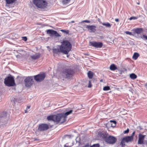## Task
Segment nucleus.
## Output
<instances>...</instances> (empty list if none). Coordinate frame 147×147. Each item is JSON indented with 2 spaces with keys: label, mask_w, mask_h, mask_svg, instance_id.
Returning a JSON list of instances; mask_svg holds the SVG:
<instances>
[{
  "label": "nucleus",
  "mask_w": 147,
  "mask_h": 147,
  "mask_svg": "<svg viewBox=\"0 0 147 147\" xmlns=\"http://www.w3.org/2000/svg\"><path fill=\"white\" fill-rule=\"evenodd\" d=\"M102 80H100V82H102Z\"/></svg>",
  "instance_id": "nucleus-49"
},
{
  "label": "nucleus",
  "mask_w": 147,
  "mask_h": 147,
  "mask_svg": "<svg viewBox=\"0 0 147 147\" xmlns=\"http://www.w3.org/2000/svg\"><path fill=\"white\" fill-rule=\"evenodd\" d=\"M17 0H5L6 3L7 4H11L15 2Z\"/></svg>",
  "instance_id": "nucleus-22"
},
{
  "label": "nucleus",
  "mask_w": 147,
  "mask_h": 147,
  "mask_svg": "<svg viewBox=\"0 0 147 147\" xmlns=\"http://www.w3.org/2000/svg\"><path fill=\"white\" fill-rule=\"evenodd\" d=\"M84 22H86V23H90V21H89L88 20H85L82 21V23Z\"/></svg>",
  "instance_id": "nucleus-37"
},
{
  "label": "nucleus",
  "mask_w": 147,
  "mask_h": 147,
  "mask_svg": "<svg viewBox=\"0 0 147 147\" xmlns=\"http://www.w3.org/2000/svg\"><path fill=\"white\" fill-rule=\"evenodd\" d=\"M138 18V17L132 16L130 17L129 19L130 20H136Z\"/></svg>",
  "instance_id": "nucleus-30"
},
{
  "label": "nucleus",
  "mask_w": 147,
  "mask_h": 147,
  "mask_svg": "<svg viewBox=\"0 0 147 147\" xmlns=\"http://www.w3.org/2000/svg\"><path fill=\"white\" fill-rule=\"evenodd\" d=\"M137 129H139L140 130H141V127H140V126H139V127H137Z\"/></svg>",
  "instance_id": "nucleus-45"
},
{
  "label": "nucleus",
  "mask_w": 147,
  "mask_h": 147,
  "mask_svg": "<svg viewBox=\"0 0 147 147\" xmlns=\"http://www.w3.org/2000/svg\"><path fill=\"white\" fill-rule=\"evenodd\" d=\"M61 31L63 32L64 34H69V31L68 30H61Z\"/></svg>",
  "instance_id": "nucleus-29"
},
{
  "label": "nucleus",
  "mask_w": 147,
  "mask_h": 147,
  "mask_svg": "<svg viewBox=\"0 0 147 147\" xmlns=\"http://www.w3.org/2000/svg\"><path fill=\"white\" fill-rule=\"evenodd\" d=\"M138 4H139V3H138Z\"/></svg>",
  "instance_id": "nucleus-50"
},
{
  "label": "nucleus",
  "mask_w": 147,
  "mask_h": 147,
  "mask_svg": "<svg viewBox=\"0 0 147 147\" xmlns=\"http://www.w3.org/2000/svg\"><path fill=\"white\" fill-rule=\"evenodd\" d=\"M45 77V74L44 73L40 74L34 76V78L37 82H40L44 80Z\"/></svg>",
  "instance_id": "nucleus-9"
},
{
  "label": "nucleus",
  "mask_w": 147,
  "mask_h": 147,
  "mask_svg": "<svg viewBox=\"0 0 147 147\" xmlns=\"http://www.w3.org/2000/svg\"><path fill=\"white\" fill-rule=\"evenodd\" d=\"M71 146H69L68 145V144H66L64 145V147H70Z\"/></svg>",
  "instance_id": "nucleus-39"
},
{
  "label": "nucleus",
  "mask_w": 147,
  "mask_h": 147,
  "mask_svg": "<svg viewBox=\"0 0 147 147\" xmlns=\"http://www.w3.org/2000/svg\"><path fill=\"white\" fill-rule=\"evenodd\" d=\"M116 138L112 136H109L106 138V141L108 143L113 144L116 142Z\"/></svg>",
  "instance_id": "nucleus-13"
},
{
  "label": "nucleus",
  "mask_w": 147,
  "mask_h": 147,
  "mask_svg": "<svg viewBox=\"0 0 147 147\" xmlns=\"http://www.w3.org/2000/svg\"><path fill=\"white\" fill-rule=\"evenodd\" d=\"M102 24L105 26L107 28H110L112 24L108 22H103L102 23Z\"/></svg>",
  "instance_id": "nucleus-20"
},
{
  "label": "nucleus",
  "mask_w": 147,
  "mask_h": 147,
  "mask_svg": "<svg viewBox=\"0 0 147 147\" xmlns=\"http://www.w3.org/2000/svg\"><path fill=\"white\" fill-rule=\"evenodd\" d=\"M110 88L109 87L107 86L104 87L103 88V90L105 91H107L110 90Z\"/></svg>",
  "instance_id": "nucleus-31"
},
{
  "label": "nucleus",
  "mask_w": 147,
  "mask_h": 147,
  "mask_svg": "<svg viewBox=\"0 0 147 147\" xmlns=\"http://www.w3.org/2000/svg\"><path fill=\"white\" fill-rule=\"evenodd\" d=\"M130 78L132 79H134L136 78L137 76L134 74H132L130 75Z\"/></svg>",
  "instance_id": "nucleus-27"
},
{
  "label": "nucleus",
  "mask_w": 147,
  "mask_h": 147,
  "mask_svg": "<svg viewBox=\"0 0 147 147\" xmlns=\"http://www.w3.org/2000/svg\"><path fill=\"white\" fill-rule=\"evenodd\" d=\"M99 27L100 28V27H101V28H102V26H99Z\"/></svg>",
  "instance_id": "nucleus-47"
},
{
  "label": "nucleus",
  "mask_w": 147,
  "mask_h": 147,
  "mask_svg": "<svg viewBox=\"0 0 147 147\" xmlns=\"http://www.w3.org/2000/svg\"><path fill=\"white\" fill-rule=\"evenodd\" d=\"M110 69L111 70L113 71L117 69V68L115 65H111Z\"/></svg>",
  "instance_id": "nucleus-25"
},
{
  "label": "nucleus",
  "mask_w": 147,
  "mask_h": 147,
  "mask_svg": "<svg viewBox=\"0 0 147 147\" xmlns=\"http://www.w3.org/2000/svg\"><path fill=\"white\" fill-rule=\"evenodd\" d=\"M91 80H90L89 82V83H88V88H91L92 87V85H91Z\"/></svg>",
  "instance_id": "nucleus-36"
},
{
  "label": "nucleus",
  "mask_w": 147,
  "mask_h": 147,
  "mask_svg": "<svg viewBox=\"0 0 147 147\" xmlns=\"http://www.w3.org/2000/svg\"><path fill=\"white\" fill-rule=\"evenodd\" d=\"M110 122L111 123H113L114 124V125H113V124H111V125L113 127H114L115 126V125L116 124V122L115 121H110Z\"/></svg>",
  "instance_id": "nucleus-32"
},
{
  "label": "nucleus",
  "mask_w": 147,
  "mask_h": 147,
  "mask_svg": "<svg viewBox=\"0 0 147 147\" xmlns=\"http://www.w3.org/2000/svg\"><path fill=\"white\" fill-rule=\"evenodd\" d=\"M73 73V71L71 69L65 68L63 69L61 75L64 78L69 79L72 77Z\"/></svg>",
  "instance_id": "nucleus-2"
},
{
  "label": "nucleus",
  "mask_w": 147,
  "mask_h": 147,
  "mask_svg": "<svg viewBox=\"0 0 147 147\" xmlns=\"http://www.w3.org/2000/svg\"><path fill=\"white\" fill-rule=\"evenodd\" d=\"M7 113L6 112L3 113L0 115V128L2 129L7 122Z\"/></svg>",
  "instance_id": "nucleus-4"
},
{
  "label": "nucleus",
  "mask_w": 147,
  "mask_h": 147,
  "mask_svg": "<svg viewBox=\"0 0 147 147\" xmlns=\"http://www.w3.org/2000/svg\"><path fill=\"white\" fill-rule=\"evenodd\" d=\"M86 28L88 30H90V32L94 33L96 30V26L94 25H88Z\"/></svg>",
  "instance_id": "nucleus-16"
},
{
  "label": "nucleus",
  "mask_w": 147,
  "mask_h": 147,
  "mask_svg": "<svg viewBox=\"0 0 147 147\" xmlns=\"http://www.w3.org/2000/svg\"><path fill=\"white\" fill-rule=\"evenodd\" d=\"M49 128L48 125L46 124H42L39 125L38 129L40 131H44L48 129Z\"/></svg>",
  "instance_id": "nucleus-15"
},
{
  "label": "nucleus",
  "mask_w": 147,
  "mask_h": 147,
  "mask_svg": "<svg viewBox=\"0 0 147 147\" xmlns=\"http://www.w3.org/2000/svg\"><path fill=\"white\" fill-rule=\"evenodd\" d=\"M115 20L116 22H118L119 21V19L118 18L115 19Z\"/></svg>",
  "instance_id": "nucleus-42"
},
{
  "label": "nucleus",
  "mask_w": 147,
  "mask_h": 147,
  "mask_svg": "<svg viewBox=\"0 0 147 147\" xmlns=\"http://www.w3.org/2000/svg\"><path fill=\"white\" fill-rule=\"evenodd\" d=\"M22 39L24 41H27V38L26 37V36H23L22 37Z\"/></svg>",
  "instance_id": "nucleus-35"
},
{
  "label": "nucleus",
  "mask_w": 147,
  "mask_h": 147,
  "mask_svg": "<svg viewBox=\"0 0 147 147\" xmlns=\"http://www.w3.org/2000/svg\"><path fill=\"white\" fill-rule=\"evenodd\" d=\"M71 22L72 23H74V21H72Z\"/></svg>",
  "instance_id": "nucleus-48"
},
{
  "label": "nucleus",
  "mask_w": 147,
  "mask_h": 147,
  "mask_svg": "<svg viewBox=\"0 0 147 147\" xmlns=\"http://www.w3.org/2000/svg\"><path fill=\"white\" fill-rule=\"evenodd\" d=\"M145 86L147 88V83L145 84Z\"/></svg>",
  "instance_id": "nucleus-46"
},
{
  "label": "nucleus",
  "mask_w": 147,
  "mask_h": 147,
  "mask_svg": "<svg viewBox=\"0 0 147 147\" xmlns=\"http://www.w3.org/2000/svg\"><path fill=\"white\" fill-rule=\"evenodd\" d=\"M112 124H113V125H114V124H113V123H112Z\"/></svg>",
  "instance_id": "nucleus-51"
},
{
  "label": "nucleus",
  "mask_w": 147,
  "mask_h": 147,
  "mask_svg": "<svg viewBox=\"0 0 147 147\" xmlns=\"http://www.w3.org/2000/svg\"><path fill=\"white\" fill-rule=\"evenodd\" d=\"M47 119L48 120H52L54 122H55V115H51L48 116Z\"/></svg>",
  "instance_id": "nucleus-19"
},
{
  "label": "nucleus",
  "mask_w": 147,
  "mask_h": 147,
  "mask_svg": "<svg viewBox=\"0 0 147 147\" xmlns=\"http://www.w3.org/2000/svg\"><path fill=\"white\" fill-rule=\"evenodd\" d=\"M4 83L5 85L8 86H13L15 84L14 78L11 76L5 78Z\"/></svg>",
  "instance_id": "nucleus-6"
},
{
  "label": "nucleus",
  "mask_w": 147,
  "mask_h": 147,
  "mask_svg": "<svg viewBox=\"0 0 147 147\" xmlns=\"http://www.w3.org/2000/svg\"><path fill=\"white\" fill-rule=\"evenodd\" d=\"M145 136V135H143L141 134H139L138 135V143L140 144H144V140Z\"/></svg>",
  "instance_id": "nucleus-14"
},
{
  "label": "nucleus",
  "mask_w": 147,
  "mask_h": 147,
  "mask_svg": "<svg viewBox=\"0 0 147 147\" xmlns=\"http://www.w3.org/2000/svg\"><path fill=\"white\" fill-rule=\"evenodd\" d=\"M40 54L39 53H36L34 55L31 56V58L34 60L38 59L40 57Z\"/></svg>",
  "instance_id": "nucleus-17"
},
{
  "label": "nucleus",
  "mask_w": 147,
  "mask_h": 147,
  "mask_svg": "<svg viewBox=\"0 0 147 147\" xmlns=\"http://www.w3.org/2000/svg\"><path fill=\"white\" fill-rule=\"evenodd\" d=\"M90 147H99V145L98 144H94Z\"/></svg>",
  "instance_id": "nucleus-34"
},
{
  "label": "nucleus",
  "mask_w": 147,
  "mask_h": 147,
  "mask_svg": "<svg viewBox=\"0 0 147 147\" xmlns=\"http://www.w3.org/2000/svg\"><path fill=\"white\" fill-rule=\"evenodd\" d=\"M33 78L32 76L27 77L24 80L25 85L27 87H30L33 83Z\"/></svg>",
  "instance_id": "nucleus-8"
},
{
  "label": "nucleus",
  "mask_w": 147,
  "mask_h": 147,
  "mask_svg": "<svg viewBox=\"0 0 147 147\" xmlns=\"http://www.w3.org/2000/svg\"><path fill=\"white\" fill-rule=\"evenodd\" d=\"M53 51L54 53L57 54L59 55L60 53H61V50L60 49L53 48Z\"/></svg>",
  "instance_id": "nucleus-18"
},
{
  "label": "nucleus",
  "mask_w": 147,
  "mask_h": 147,
  "mask_svg": "<svg viewBox=\"0 0 147 147\" xmlns=\"http://www.w3.org/2000/svg\"><path fill=\"white\" fill-rule=\"evenodd\" d=\"M104 38V37L103 36H99V38L100 39H103Z\"/></svg>",
  "instance_id": "nucleus-40"
},
{
  "label": "nucleus",
  "mask_w": 147,
  "mask_h": 147,
  "mask_svg": "<svg viewBox=\"0 0 147 147\" xmlns=\"http://www.w3.org/2000/svg\"><path fill=\"white\" fill-rule=\"evenodd\" d=\"M30 108V106H27V110H28V109H29Z\"/></svg>",
  "instance_id": "nucleus-43"
},
{
  "label": "nucleus",
  "mask_w": 147,
  "mask_h": 147,
  "mask_svg": "<svg viewBox=\"0 0 147 147\" xmlns=\"http://www.w3.org/2000/svg\"><path fill=\"white\" fill-rule=\"evenodd\" d=\"M139 56V54L138 53H135L132 56V58L136 60Z\"/></svg>",
  "instance_id": "nucleus-23"
},
{
  "label": "nucleus",
  "mask_w": 147,
  "mask_h": 147,
  "mask_svg": "<svg viewBox=\"0 0 147 147\" xmlns=\"http://www.w3.org/2000/svg\"><path fill=\"white\" fill-rule=\"evenodd\" d=\"M63 113H61L55 115V122L57 123H62L65 122L66 119Z\"/></svg>",
  "instance_id": "nucleus-5"
},
{
  "label": "nucleus",
  "mask_w": 147,
  "mask_h": 147,
  "mask_svg": "<svg viewBox=\"0 0 147 147\" xmlns=\"http://www.w3.org/2000/svg\"><path fill=\"white\" fill-rule=\"evenodd\" d=\"M73 111V110H71L69 111H67L65 113H63L64 114H65V117H66V118H67V116L69 115L70 114H71L72 111Z\"/></svg>",
  "instance_id": "nucleus-26"
},
{
  "label": "nucleus",
  "mask_w": 147,
  "mask_h": 147,
  "mask_svg": "<svg viewBox=\"0 0 147 147\" xmlns=\"http://www.w3.org/2000/svg\"><path fill=\"white\" fill-rule=\"evenodd\" d=\"M94 73L91 71H89L87 73L88 77L89 79H92Z\"/></svg>",
  "instance_id": "nucleus-21"
},
{
  "label": "nucleus",
  "mask_w": 147,
  "mask_h": 147,
  "mask_svg": "<svg viewBox=\"0 0 147 147\" xmlns=\"http://www.w3.org/2000/svg\"><path fill=\"white\" fill-rule=\"evenodd\" d=\"M33 3L38 7L44 9L47 6V3L45 0H34Z\"/></svg>",
  "instance_id": "nucleus-3"
},
{
  "label": "nucleus",
  "mask_w": 147,
  "mask_h": 147,
  "mask_svg": "<svg viewBox=\"0 0 147 147\" xmlns=\"http://www.w3.org/2000/svg\"><path fill=\"white\" fill-rule=\"evenodd\" d=\"M91 45L96 48H101L103 46L102 43L100 42L95 41L90 42Z\"/></svg>",
  "instance_id": "nucleus-12"
},
{
  "label": "nucleus",
  "mask_w": 147,
  "mask_h": 147,
  "mask_svg": "<svg viewBox=\"0 0 147 147\" xmlns=\"http://www.w3.org/2000/svg\"><path fill=\"white\" fill-rule=\"evenodd\" d=\"M60 46L61 53L67 55L71 49V45L67 40H63Z\"/></svg>",
  "instance_id": "nucleus-1"
},
{
  "label": "nucleus",
  "mask_w": 147,
  "mask_h": 147,
  "mask_svg": "<svg viewBox=\"0 0 147 147\" xmlns=\"http://www.w3.org/2000/svg\"><path fill=\"white\" fill-rule=\"evenodd\" d=\"M47 33L51 36H55L56 37H59L61 36L55 30L51 29H49L46 31Z\"/></svg>",
  "instance_id": "nucleus-10"
},
{
  "label": "nucleus",
  "mask_w": 147,
  "mask_h": 147,
  "mask_svg": "<svg viewBox=\"0 0 147 147\" xmlns=\"http://www.w3.org/2000/svg\"><path fill=\"white\" fill-rule=\"evenodd\" d=\"M147 145V140H145L144 141V144Z\"/></svg>",
  "instance_id": "nucleus-41"
},
{
  "label": "nucleus",
  "mask_w": 147,
  "mask_h": 147,
  "mask_svg": "<svg viewBox=\"0 0 147 147\" xmlns=\"http://www.w3.org/2000/svg\"><path fill=\"white\" fill-rule=\"evenodd\" d=\"M125 33H126V34H129V35H131V36H134V34H133L132 33V32H129V31H128L125 32Z\"/></svg>",
  "instance_id": "nucleus-33"
},
{
  "label": "nucleus",
  "mask_w": 147,
  "mask_h": 147,
  "mask_svg": "<svg viewBox=\"0 0 147 147\" xmlns=\"http://www.w3.org/2000/svg\"><path fill=\"white\" fill-rule=\"evenodd\" d=\"M135 131H134L131 135L130 136H128L125 137L123 138L122 139L120 144L122 147H124L125 145V143L128 142H129L132 141L133 139V136L135 134Z\"/></svg>",
  "instance_id": "nucleus-7"
},
{
  "label": "nucleus",
  "mask_w": 147,
  "mask_h": 147,
  "mask_svg": "<svg viewBox=\"0 0 147 147\" xmlns=\"http://www.w3.org/2000/svg\"><path fill=\"white\" fill-rule=\"evenodd\" d=\"M129 129L128 128L126 130H125L124 131V133L125 134L128 133L129 132Z\"/></svg>",
  "instance_id": "nucleus-38"
},
{
  "label": "nucleus",
  "mask_w": 147,
  "mask_h": 147,
  "mask_svg": "<svg viewBox=\"0 0 147 147\" xmlns=\"http://www.w3.org/2000/svg\"><path fill=\"white\" fill-rule=\"evenodd\" d=\"M142 38L145 40H147V36L144 35V34H143V36H138V38Z\"/></svg>",
  "instance_id": "nucleus-24"
},
{
  "label": "nucleus",
  "mask_w": 147,
  "mask_h": 147,
  "mask_svg": "<svg viewBox=\"0 0 147 147\" xmlns=\"http://www.w3.org/2000/svg\"><path fill=\"white\" fill-rule=\"evenodd\" d=\"M28 111H28V110H27L26 109V110H25V113H26L28 112Z\"/></svg>",
  "instance_id": "nucleus-44"
},
{
  "label": "nucleus",
  "mask_w": 147,
  "mask_h": 147,
  "mask_svg": "<svg viewBox=\"0 0 147 147\" xmlns=\"http://www.w3.org/2000/svg\"><path fill=\"white\" fill-rule=\"evenodd\" d=\"M132 31L134 32V36L136 34V35L135 36L138 38V36H142L140 34L143 32V29L142 28H137L132 30Z\"/></svg>",
  "instance_id": "nucleus-11"
},
{
  "label": "nucleus",
  "mask_w": 147,
  "mask_h": 147,
  "mask_svg": "<svg viewBox=\"0 0 147 147\" xmlns=\"http://www.w3.org/2000/svg\"><path fill=\"white\" fill-rule=\"evenodd\" d=\"M70 0H63L62 3L63 4H66L69 2Z\"/></svg>",
  "instance_id": "nucleus-28"
}]
</instances>
